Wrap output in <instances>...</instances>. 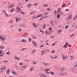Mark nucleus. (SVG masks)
<instances>
[{"mask_svg":"<svg viewBox=\"0 0 77 77\" xmlns=\"http://www.w3.org/2000/svg\"><path fill=\"white\" fill-rule=\"evenodd\" d=\"M62 57L63 60H65L66 59V58H68V56H65L63 55V54H62Z\"/></svg>","mask_w":77,"mask_h":77,"instance_id":"nucleus-1","label":"nucleus"},{"mask_svg":"<svg viewBox=\"0 0 77 77\" xmlns=\"http://www.w3.org/2000/svg\"><path fill=\"white\" fill-rule=\"evenodd\" d=\"M42 64L43 65H45V66H49L50 65V64L48 62H43L42 63Z\"/></svg>","mask_w":77,"mask_h":77,"instance_id":"nucleus-2","label":"nucleus"},{"mask_svg":"<svg viewBox=\"0 0 77 77\" xmlns=\"http://www.w3.org/2000/svg\"><path fill=\"white\" fill-rule=\"evenodd\" d=\"M47 15H48V12H46L44 13L43 16L45 17H44V18H47L48 17L46 16H47Z\"/></svg>","mask_w":77,"mask_h":77,"instance_id":"nucleus-3","label":"nucleus"},{"mask_svg":"<svg viewBox=\"0 0 77 77\" xmlns=\"http://www.w3.org/2000/svg\"><path fill=\"white\" fill-rule=\"evenodd\" d=\"M2 12H3L5 16V17H10V16H9V15L6 13V11H5V10H4L2 11Z\"/></svg>","mask_w":77,"mask_h":77,"instance_id":"nucleus-4","label":"nucleus"},{"mask_svg":"<svg viewBox=\"0 0 77 77\" xmlns=\"http://www.w3.org/2000/svg\"><path fill=\"white\" fill-rule=\"evenodd\" d=\"M0 39H1V40H2V41H4L5 40V38L3 36L0 35Z\"/></svg>","mask_w":77,"mask_h":77,"instance_id":"nucleus-5","label":"nucleus"},{"mask_svg":"<svg viewBox=\"0 0 77 77\" xmlns=\"http://www.w3.org/2000/svg\"><path fill=\"white\" fill-rule=\"evenodd\" d=\"M52 32V31H50V32L48 30H46L45 31V33L47 34V35H48V34H50V33H51V32Z\"/></svg>","mask_w":77,"mask_h":77,"instance_id":"nucleus-6","label":"nucleus"},{"mask_svg":"<svg viewBox=\"0 0 77 77\" xmlns=\"http://www.w3.org/2000/svg\"><path fill=\"white\" fill-rule=\"evenodd\" d=\"M15 6V5L14 4H12L8 6V8H14Z\"/></svg>","mask_w":77,"mask_h":77,"instance_id":"nucleus-7","label":"nucleus"},{"mask_svg":"<svg viewBox=\"0 0 77 77\" xmlns=\"http://www.w3.org/2000/svg\"><path fill=\"white\" fill-rule=\"evenodd\" d=\"M32 43L34 47H36L37 46V44H36V42L35 41H33L32 42Z\"/></svg>","mask_w":77,"mask_h":77,"instance_id":"nucleus-8","label":"nucleus"},{"mask_svg":"<svg viewBox=\"0 0 77 77\" xmlns=\"http://www.w3.org/2000/svg\"><path fill=\"white\" fill-rule=\"evenodd\" d=\"M32 6V4H28L27 5V7L28 8H30V7H31Z\"/></svg>","mask_w":77,"mask_h":77,"instance_id":"nucleus-9","label":"nucleus"},{"mask_svg":"<svg viewBox=\"0 0 77 77\" xmlns=\"http://www.w3.org/2000/svg\"><path fill=\"white\" fill-rule=\"evenodd\" d=\"M45 54V51L44 50H42L41 51V56H42L44 54Z\"/></svg>","mask_w":77,"mask_h":77,"instance_id":"nucleus-10","label":"nucleus"},{"mask_svg":"<svg viewBox=\"0 0 77 77\" xmlns=\"http://www.w3.org/2000/svg\"><path fill=\"white\" fill-rule=\"evenodd\" d=\"M21 19L20 18H16V22H18V21H20Z\"/></svg>","mask_w":77,"mask_h":77,"instance_id":"nucleus-11","label":"nucleus"},{"mask_svg":"<svg viewBox=\"0 0 77 77\" xmlns=\"http://www.w3.org/2000/svg\"><path fill=\"white\" fill-rule=\"evenodd\" d=\"M43 6L44 8L45 7H48V4H44L43 5Z\"/></svg>","mask_w":77,"mask_h":77,"instance_id":"nucleus-12","label":"nucleus"},{"mask_svg":"<svg viewBox=\"0 0 77 77\" xmlns=\"http://www.w3.org/2000/svg\"><path fill=\"white\" fill-rule=\"evenodd\" d=\"M42 15H43V14H41L40 15H38L37 17L36 16V18H39V17H41Z\"/></svg>","mask_w":77,"mask_h":77,"instance_id":"nucleus-13","label":"nucleus"},{"mask_svg":"<svg viewBox=\"0 0 77 77\" xmlns=\"http://www.w3.org/2000/svg\"><path fill=\"white\" fill-rule=\"evenodd\" d=\"M40 77H47V76L45 75L41 74L40 75Z\"/></svg>","mask_w":77,"mask_h":77,"instance_id":"nucleus-14","label":"nucleus"},{"mask_svg":"<svg viewBox=\"0 0 77 77\" xmlns=\"http://www.w3.org/2000/svg\"><path fill=\"white\" fill-rule=\"evenodd\" d=\"M15 59H16V60H20V59L19 57H18L17 56H15Z\"/></svg>","mask_w":77,"mask_h":77,"instance_id":"nucleus-15","label":"nucleus"},{"mask_svg":"<svg viewBox=\"0 0 77 77\" xmlns=\"http://www.w3.org/2000/svg\"><path fill=\"white\" fill-rule=\"evenodd\" d=\"M21 42H23V43H25V42H27V41H26V40L23 39L21 40Z\"/></svg>","mask_w":77,"mask_h":77,"instance_id":"nucleus-16","label":"nucleus"},{"mask_svg":"<svg viewBox=\"0 0 77 77\" xmlns=\"http://www.w3.org/2000/svg\"><path fill=\"white\" fill-rule=\"evenodd\" d=\"M4 48H5V46L2 45L0 46V49L2 50L4 49Z\"/></svg>","mask_w":77,"mask_h":77,"instance_id":"nucleus-17","label":"nucleus"},{"mask_svg":"<svg viewBox=\"0 0 77 77\" xmlns=\"http://www.w3.org/2000/svg\"><path fill=\"white\" fill-rule=\"evenodd\" d=\"M33 26H34L35 27H38V26H37V25L35 23H33Z\"/></svg>","mask_w":77,"mask_h":77,"instance_id":"nucleus-18","label":"nucleus"},{"mask_svg":"<svg viewBox=\"0 0 77 77\" xmlns=\"http://www.w3.org/2000/svg\"><path fill=\"white\" fill-rule=\"evenodd\" d=\"M60 14H58L57 16V19H59V18H60Z\"/></svg>","mask_w":77,"mask_h":77,"instance_id":"nucleus-19","label":"nucleus"},{"mask_svg":"<svg viewBox=\"0 0 77 77\" xmlns=\"http://www.w3.org/2000/svg\"><path fill=\"white\" fill-rule=\"evenodd\" d=\"M49 73L50 74H51L52 75H54V73L51 71H50Z\"/></svg>","mask_w":77,"mask_h":77,"instance_id":"nucleus-20","label":"nucleus"},{"mask_svg":"<svg viewBox=\"0 0 77 77\" xmlns=\"http://www.w3.org/2000/svg\"><path fill=\"white\" fill-rule=\"evenodd\" d=\"M17 12H19L20 11V7L18 6H17Z\"/></svg>","mask_w":77,"mask_h":77,"instance_id":"nucleus-21","label":"nucleus"},{"mask_svg":"<svg viewBox=\"0 0 77 77\" xmlns=\"http://www.w3.org/2000/svg\"><path fill=\"white\" fill-rule=\"evenodd\" d=\"M44 71H50V69L47 68V69H44Z\"/></svg>","mask_w":77,"mask_h":77,"instance_id":"nucleus-22","label":"nucleus"},{"mask_svg":"<svg viewBox=\"0 0 77 77\" xmlns=\"http://www.w3.org/2000/svg\"><path fill=\"white\" fill-rule=\"evenodd\" d=\"M39 30H40V32H41V33H42L43 34H44V31H42V29H39Z\"/></svg>","mask_w":77,"mask_h":77,"instance_id":"nucleus-23","label":"nucleus"},{"mask_svg":"<svg viewBox=\"0 0 77 77\" xmlns=\"http://www.w3.org/2000/svg\"><path fill=\"white\" fill-rule=\"evenodd\" d=\"M66 6V5L64 3L62 5V8H65V6Z\"/></svg>","mask_w":77,"mask_h":77,"instance_id":"nucleus-24","label":"nucleus"},{"mask_svg":"<svg viewBox=\"0 0 77 77\" xmlns=\"http://www.w3.org/2000/svg\"><path fill=\"white\" fill-rule=\"evenodd\" d=\"M10 72V70L9 69H8L7 70L6 72L8 74H9V72Z\"/></svg>","mask_w":77,"mask_h":77,"instance_id":"nucleus-25","label":"nucleus"},{"mask_svg":"<svg viewBox=\"0 0 77 77\" xmlns=\"http://www.w3.org/2000/svg\"><path fill=\"white\" fill-rule=\"evenodd\" d=\"M11 73L13 74H14V75H17V73L14 71H12Z\"/></svg>","mask_w":77,"mask_h":77,"instance_id":"nucleus-26","label":"nucleus"},{"mask_svg":"<svg viewBox=\"0 0 77 77\" xmlns=\"http://www.w3.org/2000/svg\"><path fill=\"white\" fill-rule=\"evenodd\" d=\"M65 69V67H63L61 69V71H64Z\"/></svg>","mask_w":77,"mask_h":77,"instance_id":"nucleus-27","label":"nucleus"},{"mask_svg":"<svg viewBox=\"0 0 77 77\" xmlns=\"http://www.w3.org/2000/svg\"><path fill=\"white\" fill-rule=\"evenodd\" d=\"M35 18H36V16H34L32 17V20H34Z\"/></svg>","mask_w":77,"mask_h":77,"instance_id":"nucleus-28","label":"nucleus"},{"mask_svg":"<svg viewBox=\"0 0 77 77\" xmlns=\"http://www.w3.org/2000/svg\"><path fill=\"white\" fill-rule=\"evenodd\" d=\"M35 50H32L31 53L32 54H34V53H35Z\"/></svg>","mask_w":77,"mask_h":77,"instance_id":"nucleus-29","label":"nucleus"},{"mask_svg":"<svg viewBox=\"0 0 77 77\" xmlns=\"http://www.w3.org/2000/svg\"><path fill=\"white\" fill-rule=\"evenodd\" d=\"M70 60H72V59H74V56H70Z\"/></svg>","mask_w":77,"mask_h":77,"instance_id":"nucleus-30","label":"nucleus"},{"mask_svg":"<svg viewBox=\"0 0 77 77\" xmlns=\"http://www.w3.org/2000/svg\"><path fill=\"white\" fill-rule=\"evenodd\" d=\"M63 73V76H65L67 74V72H64Z\"/></svg>","mask_w":77,"mask_h":77,"instance_id":"nucleus-31","label":"nucleus"},{"mask_svg":"<svg viewBox=\"0 0 77 77\" xmlns=\"http://www.w3.org/2000/svg\"><path fill=\"white\" fill-rule=\"evenodd\" d=\"M61 9V8H59L58 9V12L59 13L60 12V10Z\"/></svg>","mask_w":77,"mask_h":77,"instance_id":"nucleus-32","label":"nucleus"},{"mask_svg":"<svg viewBox=\"0 0 77 77\" xmlns=\"http://www.w3.org/2000/svg\"><path fill=\"white\" fill-rule=\"evenodd\" d=\"M5 68H6V67L5 66L2 68H1L0 69V70H4V69H5Z\"/></svg>","mask_w":77,"mask_h":77,"instance_id":"nucleus-33","label":"nucleus"},{"mask_svg":"<svg viewBox=\"0 0 77 77\" xmlns=\"http://www.w3.org/2000/svg\"><path fill=\"white\" fill-rule=\"evenodd\" d=\"M14 8H12L10 10V12H11V13H12V12H14Z\"/></svg>","mask_w":77,"mask_h":77,"instance_id":"nucleus-34","label":"nucleus"},{"mask_svg":"<svg viewBox=\"0 0 77 77\" xmlns=\"http://www.w3.org/2000/svg\"><path fill=\"white\" fill-rule=\"evenodd\" d=\"M20 14L22 15H25V13L23 11H21Z\"/></svg>","mask_w":77,"mask_h":77,"instance_id":"nucleus-35","label":"nucleus"},{"mask_svg":"<svg viewBox=\"0 0 77 77\" xmlns=\"http://www.w3.org/2000/svg\"><path fill=\"white\" fill-rule=\"evenodd\" d=\"M32 63L33 65H36V64L37 63V62H36V61H33Z\"/></svg>","mask_w":77,"mask_h":77,"instance_id":"nucleus-36","label":"nucleus"},{"mask_svg":"<svg viewBox=\"0 0 77 77\" xmlns=\"http://www.w3.org/2000/svg\"><path fill=\"white\" fill-rule=\"evenodd\" d=\"M27 66L26 65H24V66H22L23 68H27Z\"/></svg>","mask_w":77,"mask_h":77,"instance_id":"nucleus-37","label":"nucleus"},{"mask_svg":"<svg viewBox=\"0 0 77 77\" xmlns=\"http://www.w3.org/2000/svg\"><path fill=\"white\" fill-rule=\"evenodd\" d=\"M14 22L13 20H10L8 21V23H12Z\"/></svg>","mask_w":77,"mask_h":77,"instance_id":"nucleus-38","label":"nucleus"},{"mask_svg":"<svg viewBox=\"0 0 77 77\" xmlns=\"http://www.w3.org/2000/svg\"><path fill=\"white\" fill-rule=\"evenodd\" d=\"M27 48H23L22 49V51H24V50H27Z\"/></svg>","mask_w":77,"mask_h":77,"instance_id":"nucleus-39","label":"nucleus"},{"mask_svg":"<svg viewBox=\"0 0 77 77\" xmlns=\"http://www.w3.org/2000/svg\"><path fill=\"white\" fill-rule=\"evenodd\" d=\"M34 69V67H32L30 68V71H32Z\"/></svg>","mask_w":77,"mask_h":77,"instance_id":"nucleus-40","label":"nucleus"},{"mask_svg":"<svg viewBox=\"0 0 77 77\" xmlns=\"http://www.w3.org/2000/svg\"><path fill=\"white\" fill-rule=\"evenodd\" d=\"M72 17V15H70L69 16L68 18L69 19H71V18Z\"/></svg>","mask_w":77,"mask_h":77,"instance_id":"nucleus-41","label":"nucleus"},{"mask_svg":"<svg viewBox=\"0 0 77 77\" xmlns=\"http://www.w3.org/2000/svg\"><path fill=\"white\" fill-rule=\"evenodd\" d=\"M46 27V24H44L43 26V29H45Z\"/></svg>","mask_w":77,"mask_h":77,"instance_id":"nucleus-42","label":"nucleus"},{"mask_svg":"<svg viewBox=\"0 0 77 77\" xmlns=\"http://www.w3.org/2000/svg\"><path fill=\"white\" fill-rule=\"evenodd\" d=\"M68 47V46H66V45H64L63 46V48H65V49L66 48Z\"/></svg>","mask_w":77,"mask_h":77,"instance_id":"nucleus-43","label":"nucleus"},{"mask_svg":"<svg viewBox=\"0 0 77 77\" xmlns=\"http://www.w3.org/2000/svg\"><path fill=\"white\" fill-rule=\"evenodd\" d=\"M46 10L47 11H51V9H50V8H47V9H46Z\"/></svg>","mask_w":77,"mask_h":77,"instance_id":"nucleus-44","label":"nucleus"},{"mask_svg":"<svg viewBox=\"0 0 77 77\" xmlns=\"http://www.w3.org/2000/svg\"><path fill=\"white\" fill-rule=\"evenodd\" d=\"M6 54L7 55H10V52L8 51V52H6Z\"/></svg>","mask_w":77,"mask_h":77,"instance_id":"nucleus-45","label":"nucleus"},{"mask_svg":"<svg viewBox=\"0 0 77 77\" xmlns=\"http://www.w3.org/2000/svg\"><path fill=\"white\" fill-rule=\"evenodd\" d=\"M59 75L60 76H63V73H61L59 74Z\"/></svg>","mask_w":77,"mask_h":77,"instance_id":"nucleus-46","label":"nucleus"},{"mask_svg":"<svg viewBox=\"0 0 77 77\" xmlns=\"http://www.w3.org/2000/svg\"><path fill=\"white\" fill-rule=\"evenodd\" d=\"M48 29L50 31V32H51V30H52V29H51V27H49L48 28Z\"/></svg>","mask_w":77,"mask_h":77,"instance_id":"nucleus-47","label":"nucleus"},{"mask_svg":"<svg viewBox=\"0 0 77 77\" xmlns=\"http://www.w3.org/2000/svg\"><path fill=\"white\" fill-rule=\"evenodd\" d=\"M18 31L19 32H21V28H20L18 29Z\"/></svg>","mask_w":77,"mask_h":77,"instance_id":"nucleus-48","label":"nucleus"},{"mask_svg":"<svg viewBox=\"0 0 77 77\" xmlns=\"http://www.w3.org/2000/svg\"><path fill=\"white\" fill-rule=\"evenodd\" d=\"M61 32H62V30H58V33H61Z\"/></svg>","mask_w":77,"mask_h":77,"instance_id":"nucleus-49","label":"nucleus"},{"mask_svg":"<svg viewBox=\"0 0 77 77\" xmlns=\"http://www.w3.org/2000/svg\"><path fill=\"white\" fill-rule=\"evenodd\" d=\"M51 24H53V21L51 20L50 22Z\"/></svg>","mask_w":77,"mask_h":77,"instance_id":"nucleus-50","label":"nucleus"},{"mask_svg":"<svg viewBox=\"0 0 77 77\" xmlns=\"http://www.w3.org/2000/svg\"><path fill=\"white\" fill-rule=\"evenodd\" d=\"M64 45H66V46H68V43L66 42V43Z\"/></svg>","mask_w":77,"mask_h":77,"instance_id":"nucleus-51","label":"nucleus"},{"mask_svg":"<svg viewBox=\"0 0 77 77\" xmlns=\"http://www.w3.org/2000/svg\"><path fill=\"white\" fill-rule=\"evenodd\" d=\"M33 38L34 39H37L36 37V36H33Z\"/></svg>","mask_w":77,"mask_h":77,"instance_id":"nucleus-52","label":"nucleus"},{"mask_svg":"<svg viewBox=\"0 0 77 77\" xmlns=\"http://www.w3.org/2000/svg\"><path fill=\"white\" fill-rule=\"evenodd\" d=\"M50 38H51V39H53V38H54V36H50Z\"/></svg>","mask_w":77,"mask_h":77,"instance_id":"nucleus-53","label":"nucleus"},{"mask_svg":"<svg viewBox=\"0 0 77 77\" xmlns=\"http://www.w3.org/2000/svg\"><path fill=\"white\" fill-rule=\"evenodd\" d=\"M2 62H4V63H7V62H8V61L4 60V61H2Z\"/></svg>","mask_w":77,"mask_h":77,"instance_id":"nucleus-54","label":"nucleus"},{"mask_svg":"<svg viewBox=\"0 0 77 77\" xmlns=\"http://www.w3.org/2000/svg\"><path fill=\"white\" fill-rule=\"evenodd\" d=\"M45 72L46 73V74H49V72L47 71H45Z\"/></svg>","mask_w":77,"mask_h":77,"instance_id":"nucleus-55","label":"nucleus"},{"mask_svg":"<svg viewBox=\"0 0 77 77\" xmlns=\"http://www.w3.org/2000/svg\"><path fill=\"white\" fill-rule=\"evenodd\" d=\"M43 18H44V17H42L40 19H39V20H42Z\"/></svg>","mask_w":77,"mask_h":77,"instance_id":"nucleus-56","label":"nucleus"},{"mask_svg":"<svg viewBox=\"0 0 77 77\" xmlns=\"http://www.w3.org/2000/svg\"><path fill=\"white\" fill-rule=\"evenodd\" d=\"M19 65H20L22 66L23 65V63H19Z\"/></svg>","mask_w":77,"mask_h":77,"instance_id":"nucleus-57","label":"nucleus"},{"mask_svg":"<svg viewBox=\"0 0 77 77\" xmlns=\"http://www.w3.org/2000/svg\"><path fill=\"white\" fill-rule=\"evenodd\" d=\"M35 13V12L34 11L31 12L30 13V14H34Z\"/></svg>","mask_w":77,"mask_h":77,"instance_id":"nucleus-58","label":"nucleus"},{"mask_svg":"<svg viewBox=\"0 0 77 77\" xmlns=\"http://www.w3.org/2000/svg\"><path fill=\"white\" fill-rule=\"evenodd\" d=\"M38 5V4H34L33 5L35 6H36Z\"/></svg>","mask_w":77,"mask_h":77,"instance_id":"nucleus-59","label":"nucleus"},{"mask_svg":"<svg viewBox=\"0 0 77 77\" xmlns=\"http://www.w3.org/2000/svg\"><path fill=\"white\" fill-rule=\"evenodd\" d=\"M68 27H69L68 25H67L65 26V29H68Z\"/></svg>","mask_w":77,"mask_h":77,"instance_id":"nucleus-60","label":"nucleus"},{"mask_svg":"<svg viewBox=\"0 0 77 77\" xmlns=\"http://www.w3.org/2000/svg\"><path fill=\"white\" fill-rule=\"evenodd\" d=\"M58 57L57 56H55V57H54V59H57V58Z\"/></svg>","mask_w":77,"mask_h":77,"instance_id":"nucleus-61","label":"nucleus"},{"mask_svg":"<svg viewBox=\"0 0 77 77\" xmlns=\"http://www.w3.org/2000/svg\"><path fill=\"white\" fill-rule=\"evenodd\" d=\"M14 26H15V25H12L10 26L11 28H12Z\"/></svg>","mask_w":77,"mask_h":77,"instance_id":"nucleus-62","label":"nucleus"},{"mask_svg":"<svg viewBox=\"0 0 77 77\" xmlns=\"http://www.w3.org/2000/svg\"><path fill=\"white\" fill-rule=\"evenodd\" d=\"M26 62H29L30 61H29V60H26Z\"/></svg>","mask_w":77,"mask_h":77,"instance_id":"nucleus-63","label":"nucleus"},{"mask_svg":"<svg viewBox=\"0 0 77 77\" xmlns=\"http://www.w3.org/2000/svg\"><path fill=\"white\" fill-rule=\"evenodd\" d=\"M50 58L51 59H54V57H53V56H50Z\"/></svg>","mask_w":77,"mask_h":77,"instance_id":"nucleus-64","label":"nucleus"}]
</instances>
